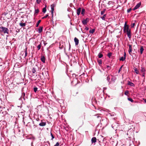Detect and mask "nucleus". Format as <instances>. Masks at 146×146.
Here are the masks:
<instances>
[{
	"label": "nucleus",
	"instance_id": "603ef678",
	"mask_svg": "<svg viewBox=\"0 0 146 146\" xmlns=\"http://www.w3.org/2000/svg\"><path fill=\"white\" fill-rule=\"evenodd\" d=\"M34 141H32L31 143V146H34V145H33V143Z\"/></svg>",
	"mask_w": 146,
	"mask_h": 146
},
{
	"label": "nucleus",
	"instance_id": "4c0bfd02",
	"mask_svg": "<svg viewBox=\"0 0 146 146\" xmlns=\"http://www.w3.org/2000/svg\"><path fill=\"white\" fill-rule=\"evenodd\" d=\"M98 62L99 65H100L102 64V62L101 60H98Z\"/></svg>",
	"mask_w": 146,
	"mask_h": 146
},
{
	"label": "nucleus",
	"instance_id": "20e7f679",
	"mask_svg": "<svg viewBox=\"0 0 146 146\" xmlns=\"http://www.w3.org/2000/svg\"><path fill=\"white\" fill-rule=\"evenodd\" d=\"M130 30L129 29L128 25H127L125 23L124 27V31H125V33L127 31H129Z\"/></svg>",
	"mask_w": 146,
	"mask_h": 146
},
{
	"label": "nucleus",
	"instance_id": "ea45409f",
	"mask_svg": "<svg viewBox=\"0 0 146 146\" xmlns=\"http://www.w3.org/2000/svg\"><path fill=\"white\" fill-rule=\"evenodd\" d=\"M48 16V15L47 14L45 16H44V17H42V19H44L46 18H47Z\"/></svg>",
	"mask_w": 146,
	"mask_h": 146
},
{
	"label": "nucleus",
	"instance_id": "6e6552de",
	"mask_svg": "<svg viewBox=\"0 0 146 146\" xmlns=\"http://www.w3.org/2000/svg\"><path fill=\"white\" fill-rule=\"evenodd\" d=\"M125 33H126V34L127 35L129 38L130 39L131 38V30H130L129 31H127Z\"/></svg>",
	"mask_w": 146,
	"mask_h": 146
},
{
	"label": "nucleus",
	"instance_id": "f03ea898",
	"mask_svg": "<svg viewBox=\"0 0 146 146\" xmlns=\"http://www.w3.org/2000/svg\"><path fill=\"white\" fill-rule=\"evenodd\" d=\"M21 56L24 58L27 56V48H26V50L25 51H22L21 52Z\"/></svg>",
	"mask_w": 146,
	"mask_h": 146
},
{
	"label": "nucleus",
	"instance_id": "dca6fc26",
	"mask_svg": "<svg viewBox=\"0 0 146 146\" xmlns=\"http://www.w3.org/2000/svg\"><path fill=\"white\" fill-rule=\"evenodd\" d=\"M43 27H40L38 29V33H40L42 31Z\"/></svg>",
	"mask_w": 146,
	"mask_h": 146
},
{
	"label": "nucleus",
	"instance_id": "8fccbe9b",
	"mask_svg": "<svg viewBox=\"0 0 146 146\" xmlns=\"http://www.w3.org/2000/svg\"><path fill=\"white\" fill-rule=\"evenodd\" d=\"M110 80V78L108 76L107 78V80L109 81Z\"/></svg>",
	"mask_w": 146,
	"mask_h": 146
},
{
	"label": "nucleus",
	"instance_id": "e433bc0d",
	"mask_svg": "<svg viewBox=\"0 0 146 146\" xmlns=\"http://www.w3.org/2000/svg\"><path fill=\"white\" fill-rule=\"evenodd\" d=\"M128 100L129 101H130L131 102H133V100L132 99H131V98H128Z\"/></svg>",
	"mask_w": 146,
	"mask_h": 146
},
{
	"label": "nucleus",
	"instance_id": "bb28decb",
	"mask_svg": "<svg viewBox=\"0 0 146 146\" xmlns=\"http://www.w3.org/2000/svg\"><path fill=\"white\" fill-rule=\"evenodd\" d=\"M32 73H35L36 72V70L35 68H33L32 70Z\"/></svg>",
	"mask_w": 146,
	"mask_h": 146
},
{
	"label": "nucleus",
	"instance_id": "412c9836",
	"mask_svg": "<svg viewBox=\"0 0 146 146\" xmlns=\"http://www.w3.org/2000/svg\"><path fill=\"white\" fill-rule=\"evenodd\" d=\"M95 31V29H92L91 30H90L89 31V33H90L93 34L94 33Z\"/></svg>",
	"mask_w": 146,
	"mask_h": 146
},
{
	"label": "nucleus",
	"instance_id": "49530a36",
	"mask_svg": "<svg viewBox=\"0 0 146 146\" xmlns=\"http://www.w3.org/2000/svg\"><path fill=\"white\" fill-rule=\"evenodd\" d=\"M135 25V23H133L131 25V27L132 28H133Z\"/></svg>",
	"mask_w": 146,
	"mask_h": 146
},
{
	"label": "nucleus",
	"instance_id": "79ce46f5",
	"mask_svg": "<svg viewBox=\"0 0 146 146\" xmlns=\"http://www.w3.org/2000/svg\"><path fill=\"white\" fill-rule=\"evenodd\" d=\"M110 114L111 116H114V115H115V113H110Z\"/></svg>",
	"mask_w": 146,
	"mask_h": 146
},
{
	"label": "nucleus",
	"instance_id": "f3484780",
	"mask_svg": "<svg viewBox=\"0 0 146 146\" xmlns=\"http://www.w3.org/2000/svg\"><path fill=\"white\" fill-rule=\"evenodd\" d=\"M106 16V14H104L102 17H101L100 18L102 19V20L105 21V18Z\"/></svg>",
	"mask_w": 146,
	"mask_h": 146
},
{
	"label": "nucleus",
	"instance_id": "a211bd4d",
	"mask_svg": "<svg viewBox=\"0 0 146 146\" xmlns=\"http://www.w3.org/2000/svg\"><path fill=\"white\" fill-rule=\"evenodd\" d=\"M140 53L141 54H142L143 53V51L144 50V48H143V47L142 46H141V48H140Z\"/></svg>",
	"mask_w": 146,
	"mask_h": 146
},
{
	"label": "nucleus",
	"instance_id": "4468645a",
	"mask_svg": "<svg viewBox=\"0 0 146 146\" xmlns=\"http://www.w3.org/2000/svg\"><path fill=\"white\" fill-rule=\"evenodd\" d=\"M128 84L130 86H135V85L132 82L129 81H128Z\"/></svg>",
	"mask_w": 146,
	"mask_h": 146
},
{
	"label": "nucleus",
	"instance_id": "5701e85b",
	"mask_svg": "<svg viewBox=\"0 0 146 146\" xmlns=\"http://www.w3.org/2000/svg\"><path fill=\"white\" fill-rule=\"evenodd\" d=\"M125 57H124L123 56H122L119 59V60L120 61H123L125 60Z\"/></svg>",
	"mask_w": 146,
	"mask_h": 146
},
{
	"label": "nucleus",
	"instance_id": "c9c22d12",
	"mask_svg": "<svg viewBox=\"0 0 146 146\" xmlns=\"http://www.w3.org/2000/svg\"><path fill=\"white\" fill-rule=\"evenodd\" d=\"M126 95H127L129 94V92L128 90L126 91L124 93Z\"/></svg>",
	"mask_w": 146,
	"mask_h": 146
},
{
	"label": "nucleus",
	"instance_id": "58836bf2",
	"mask_svg": "<svg viewBox=\"0 0 146 146\" xmlns=\"http://www.w3.org/2000/svg\"><path fill=\"white\" fill-rule=\"evenodd\" d=\"M50 135L52 137V140H53L54 138V136L53 135L51 132L50 133Z\"/></svg>",
	"mask_w": 146,
	"mask_h": 146
},
{
	"label": "nucleus",
	"instance_id": "7ed1b4c3",
	"mask_svg": "<svg viewBox=\"0 0 146 146\" xmlns=\"http://www.w3.org/2000/svg\"><path fill=\"white\" fill-rule=\"evenodd\" d=\"M127 45H128L129 46V50H128V52L129 53V54L130 55H132V46L130 44H127Z\"/></svg>",
	"mask_w": 146,
	"mask_h": 146
},
{
	"label": "nucleus",
	"instance_id": "393cba45",
	"mask_svg": "<svg viewBox=\"0 0 146 146\" xmlns=\"http://www.w3.org/2000/svg\"><path fill=\"white\" fill-rule=\"evenodd\" d=\"M41 21L40 20H39L38 21V22L36 23V27H38L39 23L41 22Z\"/></svg>",
	"mask_w": 146,
	"mask_h": 146
},
{
	"label": "nucleus",
	"instance_id": "f704fd0d",
	"mask_svg": "<svg viewBox=\"0 0 146 146\" xmlns=\"http://www.w3.org/2000/svg\"><path fill=\"white\" fill-rule=\"evenodd\" d=\"M134 70L135 72L136 73V74H139V71L137 70V68H135Z\"/></svg>",
	"mask_w": 146,
	"mask_h": 146
},
{
	"label": "nucleus",
	"instance_id": "f8f14e48",
	"mask_svg": "<svg viewBox=\"0 0 146 146\" xmlns=\"http://www.w3.org/2000/svg\"><path fill=\"white\" fill-rule=\"evenodd\" d=\"M74 41L76 45H78L79 43V40L76 37H75L74 38Z\"/></svg>",
	"mask_w": 146,
	"mask_h": 146
},
{
	"label": "nucleus",
	"instance_id": "052dcab7",
	"mask_svg": "<svg viewBox=\"0 0 146 146\" xmlns=\"http://www.w3.org/2000/svg\"><path fill=\"white\" fill-rule=\"evenodd\" d=\"M19 100H21V97L19 99Z\"/></svg>",
	"mask_w": 146,
	"mask_h": 146
},
{
	"label": "nucleus",
	"instance_id": "4d7b16f0",
	"mask_svg": "<svg viewBox=\"0 0 146 146\" xmlns=\"http://www.w3.org/2000/svg\"><path fill=\"white\" fill-rule=\"evenodd\" d=\"M107 89L106 87H105L103 88V89L104 90H106Z\"/></svg>",
	"mask_w": 146,
	"mask_h": 146
},
{
	"label": "nucleus",
	"instance_id": "6e6d98bb",
	"mask_svg": "<svg viewBox=\"0 0 146 146\" xmlns=\"http://www.w3.org/2000/svg\"><path fill=\"white\" fill-rule=\"evenodd\" d=\"M130 133V132L129 131H128L127 133V135H129V133Z\"/></svg>",
	"mask_w": 146,
	"mask_h": 146
},
{
	"label": "nucleus",
	"instance_id": "a878e982",
	"mask_svg": "<svg viewBox=\"0 0 146 146\" xmlns=\"http://www.w3.org/2000/svg\"><path fill=\"white\" fill-rule=\"evenodd\" d=\"M41 46V43H40V44H39V45H38L37 47L38 48V50H39L40 49Z\"/></svg>",
	"mask_w": 146,
	"mask_h": 146
},
{
	"label": "nucleus",
	"instance_id": "c756f323",
	"mask_svg": "<svg viewBox=\"0 0 146 146\" xmlns=\"http://www.w3.org/2000/svg\"><path fill=\"white\" fill-rule=\"evenodd\" d=\"M39 12V10L38 9H35V14L36 13H38Z\"/></svg>",
	"mask_w": 146,
	"mask_h": 146
},
{
	"label": "nucleus",
	"instance_id": "69168bd1",
	"mask_svg": "<svg viewBox=\"0 0 146 146\" xmlns=\"http://www.w3.org/2000/svg\"><path fill=\"white\" fill-rule=\"evenodd\" d=\"M6 36H7V37H8V35H7Z\"/></svg>",
	"mask_w": 146,
	"mask_h": 146
},
{
	"label": "nucleus",
	"instance_id": "c85d7f7f",
	"mask_svg": "<svg viewBox=\"0 0 146 146\" xmlns=\"http://www.w3.org/2000/svg\"><path fill=\"white\" fill-rule=\"evenodd\" d=\"M112 55V53L111 52L108 53L107 54L109 58H110L111 56Z\"/></svg>",
	"mask_w": 146,
	"mask_h": 146
},
{
	"label": "nucleus",
	"instance_id": "680f3d73",
	"mask_svg": "<svg viewBox=\"0 0 146 146\" xmlns=\"http://www.w3.org/2000/svg\"><path fill=\"white\" fill-rule=\"evenodd\" d=\"M145 73H144L143 75V76H144Z\"/></svg>",
	"mask_w": 146,
	"mask_h": 146
},
{
	"label": "nucleus",
	"instance_id": "c03bdc74",
	"mask_svg": "<svg viewBox=\"0 0 146 146\" xmlns=\"http://www.w3.org/2000/svg\"><path fill=\"white\" fill-rule=\"evenodd\" d=\"M123 65L121 67L119 68V69L118 70V72L119 73L120 72L121 70L122 67L123 66Z\"/></svg>",
	"mask_w": 146,
	"mask_h": 146
},
{
	"label": "nucleus",
	"instance_id": "b1692460",
	"mask_svg": "<svg viewBox=\"0 0 146 146\" xmlns=\"http://www.w3.org/2000/svg\"><path fill=\"white\" fill-rule=\"evenodd\" d=\"M29 139H31L32 141H34L35 140V138L34 137H30L27 138Z\"/></svg>",
	"mask_w": 146,
	"mask_h": 146
},
{
	"label": "nucleus",
	"instance_id": "0e129e2a",
	"mask_svg": "<svg viewBox=\"0 0 146 146\" xmlns=\"http://www.w3.org/2000/svg\"><path fill=\"white\" fill-rule=\"evenodd\" d=\"M59 101H62V100H59Z\"/></svg>",
	"mask_w": 146,
	"mask_h": 146
},
{
	"label": "nucleus",
	"instance_id": "aec40b11",
	"mask_svg": "<svg viewBox=\"0 0 146 146\" xmlns=\"http://www.w3.org/2000/svg\"><path fill=\"white\" fill-rule=\"evenodd\" d=\"M98 56L99 58H101L103 56V55L101 53H100L98 54Z\"/></svg>",
	"mask_w": 146,
	"mask_h": 146
},
{
	"label": "nucleus",
	"instance_id": "9d476101",
	"mask_svg": "<svg viewBox=\"0 0 146 146\" xmlns=\"http://www.w3.org/2000/svg\"><path fill=\"white\" fill-rule=\"evenodd\" d=\"M46 124V122H43L42 121L40 123L39 125L41 126H45Z\"/></svg>",
	"mask_w": 146,
	"mask_h": 146
},
{
	"label": "nucleus",
	"instance_id": "0eeeda50",
	"mask_svg": "<svg viewBox=\"0 0 146 146\" xmlns=\"http://www.w3.org/2000/svg\"><path fill=\"white\" fill-rule=\"evenodd\" d=\"M141 2H139L138 3H137L136 6L134 7L133 9V10L134 11L137 9H138L141 5Z\"/></svg>",
	"mask_w": 146,
	"mask_h": 146
},
{
	"label": "nucleus",
	"instance_id": "7c9ffc66",
	"mask_svg": "<svg viewBox=\"0 0 146 146\" xmlns=\"http://www.w3.org/2000/svg\"><path fill=\"white\" fill-rule=\"evenodd\" d=\"M141 71L142 72H145V70L142 67L141 68Z\"/></svg>",
	"mask_w": 146,
	"mask_h": 146
},
{
	"label": "nucleus",
	"instance_id": "473e14b6",
	"mask_svg": "<svg viewBox=\"0 0 146 146\" xmlns=\"http://www.w3.org/2000/svg\"><path fill=\"white\" fill-rule=\"evenodd\" d=\"M101 115V114L99 113V114H98L97 115H95L96 116L97 115ZM97 118H100V119L101 118V117H100V116H99V115H98V116H97ZM100 121L101 120V119H100Z\"/></svg>",
	"mask_w": 146,
	"mask_h": 146
},
{
	"label": "nucleus",
	"instance_id": "6ab92c4d",
	"mask_svg": "<svg viewBox=\"0 0 146 146\" xmlns=\"http://www.w3.org/2000/svg\"><path fill=\"white\" fill-rule=\"evenodd\" d=\"M20 25L22 27H24L26 25L25 23H19Z\"/></svg>",
	"mask_w": 146,
	"mask_h": 146
},
{
	"label": "nucleus",
	"instance_id": "a18cd8bd",
	"mask_svg": "<svg viewBox=\"0 0 146 146\" xmlns=\"http://www.w3.org/2000/svg\"><path fill=\"white\" fill-rule=\"evenodd\" d=\"M59 143L58 142H57L56 143V144L54 145V146H58L59 145Z\"/></svg>",
	"mask_w": 146,
	"mask_h": 146
},
{
	"label": "nucleus",
	"instance_id": "e2e57ef3",
	"mask_svg": "<svg viewBox=\"0 0 146 146\" xmlns=\"http://www.w3.org/2000/svg\"><path fill=\"white\" fill-rule=\"evenodd\" d=\"M42 75H43V76H44V73H43V72H42Z\"/></svg>",
	"mask_w": 146,
	"mask_h": 146
},
{
	"label": "nucleus",
	"instance_id": "13d9d810",
	"mask_svg": "<svg viewBox=\"0 0 146 146\" xmlns=\"http://www.w3.org/2000/svg\"><path fill=\"white\" fill-rule=\"evenodd\" d=\"M143 100H144V101L146 103V99H143Z\"/></svg>",
	"mask_w": 146,
	"mask_h": 146
},
{
	"label": "nucleus",
	"instance_id": "423d86ee",
	"mask_svg": "<svg viewBox=\"0 0 146 146\" xmlns=\"http://www.w3.org/2000/svg\"><path fill=\"white\" fill-rule=\"evenodd\" d=\"M55 5L54 4H52L51 5V14L52 15V17H53V12L54 11V7Z\"/></svg>",
	"mask_w": 146,
	"mask_h": 146
},
{
	"label": "nucleus",
	"instance_id": "09e8293b",
	"mask_svg": "<svg viewBox=\"0 0 146 146\" xmlns=\"http://www.w3.org/2000/svg\"><path fill=\"white\" fill-rule=\"evenodd\" d=\"M85 29L86 31H88L89 29V28L88 27H86L85 28Z\"/></svg>",
	"mask_w": 146,
	"mask_h": 146
},
{
	"label": "nucleus",
	"instance_id": "2eb2a0df",
	"mask_svg": "<svg viewBox=\"0 0 146 146\" xmlns=\"http://www.w3.org/2000/svg\"><path fill=\"white\" fill-rule=\"evenodd\" d=\"M91 141L92 143H96V139L95 137H93L91 139Z\"/></svg>",
	"mask_w": 146,
	"mask_h": 146
},
{
	"label": "nucleus",
	"instance_id": "37998d69",
	"mask_svg": "<svg viewBox=\"0 0 146 146\" xmlns=\"http://www.w3.org/2000/svg\"><path fill=\"white\" fill-rule=\"evenodd\" d=\"M42 0H36V2L38 4H39L41 1Z\"/></svg>",
	"mask_w": 146,
	"mask_h": 146
},
{
	"label": "nucleus",
	"instance_id": "1a4fd4ad",
	"mask_svg": "<svg viewBox=\"0 0 146 146\" xmlns=\"http://www.w3.org/2000/svg\"><path fill=\"white\" fill-rule=\"evenodd\" d=\"M72 77L74 78V79L75 80H76L78 78V75H76L75 74H73L72 75Z\"/></svg>",
	"mask_w": 146,
	"mask_h": 146
},
{
	"label": "nucleus",
	"instance_id": "ddd939ff",
	"mask_svg": "<svg viewBox=\"0 0 146 146\" xmlns=\"http://www.w3.org/2000/svg\"><path fill=\"white\" fill-rule=\"evenodd\" d=\"M40 60L43 63H44L45 62V58L44 56H41Z\"/></svg>",
	"mask_w": 146,
	"mask_h": 146
},
{
	"label": "nucleus",
	"instance_id": "72a5a7b5",
	"mask_svg": "<svg viewBox=\"0 0 146 146\" xmlns=\"http://www.w3.org/2000/svg\"><path fill=\"white\" fill-rule=\"evenodd\" d=\"M37 88L36 87H34L33 88V90H34V92H36V91H37Z\"/></svg>",
	"mask_w": 146,
	"mask_h": 146
},
{
	"label": "nucleus",
	"instance_id": "3c124183",
	"mask_svg": "<svg viewBox=\"0 0 146 146\" xmlns=\"http://www.w3.org/2000/svg\"><path fill=\"white\" fill-rule=\"evenodd\" d=\"M131 10V9L130 8L127 10V12L128 13Z\"/></svg>",
	"mask_w": 146,
	"mask_h": 146
},
{
	"label": "nucleus",
	"instance_id": "f257e3e1",
	"mask_svg": "<svg viewBox=\"0 0 146 146\" xmlns=\"http://www.w3.org/2000/svg\"><path fill=\"white\" fill-rule=\"evenodd\" d=\"M0 33H3L4 34H9V30L8 29L5 27H0Z\"/></svg>",
	"mask_w": 146,
	"mask_h": 146
},
{
	"label": "nucleus",
	"instance_id": "cd10ccee",
	"mask_svg": "<svg viewBox=\"0 0 146 146\" xmlns=\"http://www.w3.org/2000/svg\"><path fill=\"white\" fill-rule=\"evenodd\" d=\"M105 11L106 9H104L103 11H101V15H102L104 14Z\"/></svg>",
	"mask_w": 146,
	"mask_h": 146
},
{
	"label": "nucleus",
	"instance_id": "5fc2aeb1",
	"mask_svg": "<svg viewBox=\"0 0 146 146\" xmlns=\"http://www.w3.org/2000/svg\"><path fill=\"white\" fill-rule=\"evenodd\" d=\"M132 135H133V134H132V133L131 134H131H130V135H129V136H128V137L130 138H131V136H132Z\"/></svg>",
	"mask_w": 146,
	"mask_h": 146
},
{
	"label": "nucleus",
	"instance_id": "2f4dec72",
	"mask_svg": "<svg viewBox=\"0 0 146 146\" xmlns=\"http://www.w3.org/2000/svg\"><path fill=\"white\" fill-rule=\"evenodd\" d=\"M46 7H44L42 9V12L44 13H45L46 11Z\"/></svg>",
	"mask_w": 146,
	"mask_h": 146
},
{
	"label": "nucleus",
	"instance_id": "864d4df0",
	"mask_svg": "<svg viewBox=\"0 0 146 146\" xmlns=\"http://www.w3.org/2000/svg\"><path fill=\"white\" fill-rule=\"evenodd\" d=\"M124 57H125V58H126V54L125 52H124Z\"/></svg>",
	"mask_w": 146,
	"mask_h": 146
},
{
	"label": "nucleus",
	"instance_id": "9b49d317",
	"mask_svg": "<svg viewBox=\"0 0 146 146\" xmlns=\"http://www.w3.org/2000/svg\"><path fill=\"white\" fill-rule=\"evenodd\" d=\"M81 11V8H78L76 10V13L78 15H79L80 14Z\"/></svg>",
	"mask_w": 146,
	"mask_h": 146
},
{
	"label": "nucleus",
	"instance_id": "39448f33",
	"mask_svg": "<svg viewBox=\"0 0 146 146\" xmlns=\"http://www.w3.org/2000/svg\"><path fill=\"white\" fill-rule=\"evenodd\" d=\"M89 21V19L88 18L86 19H84L82 21V22L83 25H85L87 24V23Z\"/></svg>",
	"mask_w": 146,
	"mask_h": 146
},
{
	"label": "nucleus",
	"instance_id": "bf43d9fd",
	"mask_svg": "<svg viewBox=\"0 0 146 146\" xmlns=\"http://www.w3.org/2000/svg\"><path fill=\"white\" fill-rule=\"evenodd\" d=\"M47 78V76H45L44 77V78Z\"/></svg>",
	"mask_w": 146,
	"mask_h": 146
},
{
	"label": "nucleus",
	"instance_id": "a19ab883",
	"mask_svg": "<svg viewBox=\"0 0 146 146\" xmlns=\"http://www.w3.org/2000/svg\"><path fill=\"white\" fill-rule=\"evenodd\" d=\"M25 93H23L22 94V96H23V99L24 100H25L24 97L25 96Z\"/></svg>",
	"mask_w": 146,
	"mask_h": 146
},
{
	"label": "nucleus",
	"instance_id": "de8ad7c7",
	"mask_svg": "<svg viewBox=\"0 0 146 146\" xmlns=\"http://www.w3.org/2000/svg\"><path fill=\"white\" fill-rule=\"evenodd\" d=\"M106 68L109 70H110L111 68L109 66H107Z\"/></svg>",
	"mask_w": 146,
	"mask_h": 146
},
{
	"label": "nucleus",
	"instance_id": "4be33fe9",
	"mask_svg": "<svg viewBox=\"0 0 146 146\" xmlns=\"http://www.w3.org/2000/svg\"><path fill=\"white\" fill-rule=\"evenodd\" d=\"M85 10L84 9H82V10L81 11V14L83 15H84V14L85 12Z\"/></svg>",
	"mask_w": 146,
	"mask_h": 146
}]
</instances>
